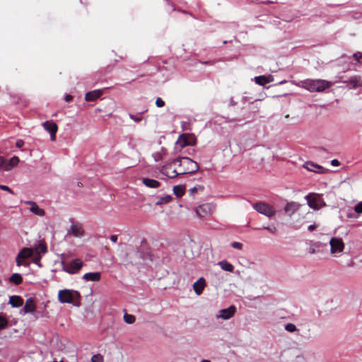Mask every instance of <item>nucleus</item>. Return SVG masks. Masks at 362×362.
<instances>
[{
    "label": "nucleus",
    "instance_id": "f257e3e1",
    "mask_svg": "<svg viewBox=\"0 0 362 362\" xmlns=\"http://www.w3.org/2000/svg\"><path fill=\"white\" fill-rule=\"evenodd\" d=\"M199 170L197 162L187 157L175 159L170 163L164 165L160 172L163 175L174 178L179 175L192 174Z\"/></svg>",
    "mask_w": 362,
    "mask_h": 362
},
{
    "label": "nucleus",
    "instance_id": "f03ea898",
    "mask_svg": "<svg viewBox=\"0 0 362 362\" xmlns=\"http://www.w3.org/2000/svg\"><path fill=\"white\" fill-rule=\"evenodd\" d=\"M332 85V82L323 79H306L301 82L302 88L310 92H322Z\"/></svg>",
    "mask_w": 362,
    "mask_h": 362
},
{
    "label": "nucleus",
    "instance_id": "7ed1b4c3",
    "mask_svg": "<svg viewBox=\"0 0 362 362\" xmlns=\"http://www.w3.org/2000/svg\"><path fill=\"white\" fill-rule=\"evenodd\" d=\"M79 298L80 294L76 291L64 289L58 292V300L61 303L75 304L76 302L78 301Z\"/></svg>",
    "mask_w": 362,
    "mask_h": 362
},
{
    "label": "nucleus",
    "instance_id": "20e7f679",
    "mask_svg": "<svg viewBox=\"0 0 362 362\" xmlns=\"http://www.w3.org/2000/svg\"><path fill=\"white\" fill-rule=\"evenodd\" d=\"M61 265L63 271L69 274H75L79 272L83 266V262L78 258H76L69 262L64 260L61 261Z\"/></svg>",
    "mask_w": 362,
    "mask_h": 362
},
{
    "label": "nucleus",
    "instance_id": "39448f33",
    "mask_svg": "<svg viewBox=\"0 0 362 362\" xmlns=\"http://www.w3.org/2000/svg\"><path fill=\"white\" fill-rule=\"evenodd\" d=\"M252 206L258 213L268 218H272L276 214V209L272 205L266 202H257L253 204Z\"/></svg>",
    "mask_w": 362,
    "mask_h": 362
},
{
    "label": "nucleus",
    "instance_id": "423d86ee",
    "mask_svg": "<svg viewBox=\"0 0 362 362\" xmlns=\"http://www.w3.org/2000/svg\"><path fill=\"white\" fill-rule=\"evenodd\" d=\"M330 252L334 257L341 255L345 248V244L341 238L333 237L329 240Z\"/></svg>",
    "mask_w": 362,
    "mask_h": 362
},
{
    "label": "nucleus",
    "instance_id": "0eeeda50",
    "mask_svg": "<svg viewBox=\"0 0 362 362\" xmlns=\"http://www.w3.org/2000/svg\"><path fill=\"white\" fill-rule=\"evenodd\" d=\"M305 199L308 206L315 210H319L326 206L321 196L317 194H309L305 197Z\"/></svg>",
    "mask_w": 362,
    "mask_h": 362
},
{
    "label": "nucleus",
    "instance_id": "6e6552de",
    "mask_svg": "<svg viewBox=\"0 0 362 362\" xmlns=\"http://www.w3.org/2000/svg\"><path fill=\"white\" fill-rule=\"evenodd\" d=\"M33 249L29 247H23L18 254L16 262L17 266L27 264L25 260L33 256Z\"/></svg>",
    "mask_w": 362,
    "mask_h": 362
},
{
    "label": "nucleus",
    "instance_id": "1a4fd4ad",
    "mask_svg": "<svg viewBox=\"0 0 362 362\" xmlns=\"http://www.w3.org/2000/svg\"><path fill=\"white\" fill-rule=\"evenodd\" d=\"M196 143V139L193 134H182L180 135L176 142L177 145L180 148H184L187 146H193Z\"/></svg>",
    "mask_w": 362,
    "mask_h": 362
},
{
    "label": "nucleus",
    "instance_id": "9d476101",
    "mask_svg": "<svg viewBox=\"0 0 362 362\" xmlns=\"http://www.w3.org/2000/svg\"><path fill=\"white\" fill-rule=\"evenodd\" d=\"M215 207L211 204H203L196 208V214L199 218H205L212 214Z\"/></svg>",
    "mask_w": 362,
    "mask_h": 362
},
{
    "label": "nucleus",
    "instance_id": "9b49d317",
    "mask_svg": "<svg viewBox=\"0 0 362 362\" xmlns=\"http://www.w3.org/2000/svg\"><path fill=\"white\" fill-rule=\"evenodd\" d=\"M42 127L45 131L49 133L51 141H54L56 140V133L58 130L57 124L52 120H48L42 124Z\"/></svg>",
    "mask_w": 362,
    "mask_h": 362
},
{
    "label": "nucleus",
    "instance_id": "f8f14e48",
    "mask_svg": "<svg viewBox=\"0 0 362 362\" xmlns=\"http://www.w3.org/2000/svg\"><path fill=\"white\" fill-rule=\"evenodd\" d=\"M300 206L301 204L298 202H288L286 204L284 211L288 216H291L297 212L300 209Z\"/></svg>",
    "mask_w": 362,
    "mask_h": 362
},
{
    "label": "nucleus",
    "instance_id": "ddd939ff",
    "mask_svg": "<svg viewBox=\"0 0 362 362\" xmlns=\"http://www.w3.org/2000/svg\"><path fill=\"white\" fill-rule=\"evenodd\" d=\"M36 310V305L33 298H29L26 300L21 313H33Z\"/></svg>",
    "mask_w": 362,
    "mask_h": 362
},
{
    "label": "nucleus",
    "instance_id": "4468645a",
    "mask_svg": "<svg viewBox=\"0 0 362 362\" xmlns=\"http://www.w3.org/2000/svg\"><path fill=\"white\" fill-rule=\"evenodd\" d=\"M344 83H346L349 88H356L362 86V78L361 76L355 75Z\"/></svg>",
    "mask_w": 362,
    "mask_h": 362
},
{
    "label": "nucleus",
    "instance_id": "2eb2a0df",
    "mask_svg": "<svg viewBox=\"0 0 362 362\" xmlns=\"http://www.w3.org/2000/svg\"><path fill=\"white\" fill-rule=\"evenodd\" d=\"M68 233H71L74 236L77 238L82 237L83 235L82 225L78 223H73Z\"/></svg>",
    "mask_w": 362,
    "mask_h": 362
},
{
    "label": "nucleus",
    "instance_id": "dca6fc26",
    "mask_svg": "<svg viewBox=\"0 0 362 362\" xmlns=\"http://www.w3.org/2000/svg\"><path fill=\"white\" fill-rule=\"evenodd\" d=\"M236 308L235 306L231 305L226 309H222L219 311L217 317L228 320L235 313Z\"/></svg>",
    "mask_w": 362,
    "mask_h": 362
},
{
    "label": "nucleus",
    "instance_id": "f3484780",
    "mask_svg": "<svg viewBox=\"0 0 362 362\" xmlns=\"http://www.w3.org/2000/svg\"><path fill=\"white\" fill-rule=\"evenodd\" d=\"M303 167L309 171L318 173H324L326 171V170L321 165H319L310 161L305 162L303 165Z\"/></svg>",
    "mask_w": 362,
    "mask_h": 362
},
{
    "label": "nucleus",
    "instance_id": "a211bd4d",
    "mask_svg": "<svg viewBox=\"0 0 362 362\" xmlns=\"http://www.w3.org/2000/svg\"><path fill=\"white\" fill-rule=\"evenodd\" d=\"M25 204L30 206V211L36 216H43L45 215L44 209L39 207V206L33 201H26Z\"/></svg>",
    "mask_w": 362,
    "mask_h": 362
},
{
    "label": "nucleus",
    "instance_id": "6ab92c4d",
    "mask_svg": "<svg viewBox=\"0 0 362 362\" xmlns=\"http://www.w3.org/2000/svg\"><path fill=\"white\" fill-rule=\"evenodd\" d=\"M206 286V281L203 277L199 278L193 284V288L197 295H200Z\"/></svg>",
    "mask_w": 362,
    "mask_h": 362
},
{
    "label": "nucleus",
    "instance_id": "aec40b11",
    "mask_svg": "<svg viewBox=\"0 0 362 362\" xmlns=\"http://www.w3.org/2000/svg\"><path fill=\"white\" fill-rule=\"evenodd\" d=\"M101 274L100 272H89L83 274L82 279L86 281L97 282L100 280Z\"/></svg>",
    "mask_w": 362,
    "mask_h": 362
},
{
    "label": "nucleus",
    "instance_id": "412c9836",
    "mask_svg": "<svg viewBox=\"0 0 362 362\" xmlns=\"http://www.w3.org/2000/svg\"><path fill=\"white\" fill-rule=\"evenodd\" d=\"M102 95L100 90H94L87 93L85 95V100L86 101H94L97 98H100Z\"/></svg>",
    "mask_w": 362,
    "mask_h": 362
},
{
    "label": "nucleus",
    "instance_id": "4be33fe9",
    "mask_svg": "<svg viewBox=\"0 0 362 362\" xmlns=\"http://www.w3.org/2000/svg\"><path fill=\"white\" fill-rule=\"evenodd\" d=\"M273 79H274L273 76L271 75H269L268 76H256L255 78V81L258 85L264 86L267 83H269L273 81Z\"/></svg>",
    "mask_w": 362,
    "mask_h": 362
},
{
    "label": "nucleus",
    "instance_id": "5701e85b",
    "mask_svg": "<svg viewBox=\"0 0 362 362\" xmlns=\"http://www.w3.org/2000/svg\"><path fill=\"white\" fill-rule=\"evenodd\" d=\"M23 300L19 296H11L9 298V303L13 308H18L23 305Z\"/></svg>",
    "mask_w": 362,
    "mask_h": 362
},
{
    "label": "nucleus",
    "instance_id": "b1692460",
    "mask_svg": "<svg viewBox=\"0 0 362 362\" xmlns=\"http://www.w3.org/2000/svg\"><path fill=\"white\" fill-rule=\"evenodd\" d=\"M142 182L144 185H145V186L150 188H157L160 185L158 181L150 178H143Z\"/></svg>",
    "mask_w": 362,
    "mask_h": 362
},
{
    "label": "nucleus",
    "instance_id": "393cba45",
    "mask_svg": "<svg viewBox=\"0 0 362 362\" xmlns=\"http://www.w3.org/2000/svg\"><path fill=\"white\" fill-rule=\"evenodd\" d=\"M19 163V158L17 156H13L5 165L4 170L9 171L12 168L16 166Z\"/></svg>",
    "mask_w": 362,
    "mask_h": 362
},
{
    "label": "nucleus",
    "instance_id": "a878e982",
    "mask_svg": "<svg viewBox=\"0 0 362 362\" xmlns=\"http://www.w3.org/2000/svg\"><path fill=\"white\" fill-rule=\"evenodd\" d=\"M218 264L220 265L221 268L224 271L232 272L234 269V267L233 266V264H231L230 263L226 260L219 262Z\"/></svg>",
    "mask_w": 362,
    "mask_h": 362
},
{
    "label": "nucleus",
    "instance_id": "bb28decb",
    "mask_svg": "<svg viewBox=\"0 0 362 362\" xmlns=\"http://www.w3.org/2000/svg\"><path fill=\"white\" fill-rule=\"evenodd\" d=\"M171 195L166 194L163 197H158V201L156 202V205H162L169 203L172 200Z\"/></svg>",
    "mask_w": 362,
    "mask_h": 362
},
{
    "label": "nucleus",
    "instance_id": "cd10ccee",
    "mask_svg": "<svg viewBox=\"0 0 362 362\" xmlns=\"http://www.w3.org/2000/svg\"><path fill=\"white\" fill-rule=\"evenodd\" d=\"M173 192L177 197H181L185 194V187L182 185H177L173 187Z\"/></svg>",
    "mask_w": 362,
    "mask_h": 362
},
{
    "label": "nucleus",
    "instance_id": "c85d7f7f",
    "mask_svg": "<svg viewBox=\"0 0 362 362\" xmlns=\"http://www.w3.org/2000/svg\"><path fill=\"white\" fill-rule=\"evenodd\" d=\"M22 276L18 273L13 274L10 277V281L16 285L20 284L22 282Z\"/></svg>",
    "mask_w": 362,
    "mask_h": 362
},
{
    "label": "nucleus",
    "instance_id": "c756f323",
    "mask_svg": "<svg viewBox=\"0 0 362 362\" xmlns=\"http://www.w3.org/2000/svg\"><path fill=\"white\" fill-rule=\"evenodd\" d=\"M33 250L35 251L38 254H40V253L45 254L47 252V248L44 244L39 243L35 246Z\"/></svg>",
    "mask_w": 362,
    "mask_h": 362
},
{
    "label": "nucleus",
    "instance_id": "7c9ffc66",
    "mask_svg": "<svg viewBox=\"0 0 362 362\" xmlns=\"http://www.w3.org/2000/svg\"><path fill=\"white\" fill-rule=\"evenodd\" d=\"M135 317L133 315H130V314H128V313H125L124 315V320L125 321V322H127V324H132L135 322Z\"/></svg>",
    "mask_w": 362,
    "mask_h": 362
},
{
    "label": "nucleus",
    "instance_id": "2f4dec72",
    "mask_svg": "<svg viewBox=\"0 0 362 362\" xmlns=\"http://www.w3.org/2000/svg\"><path fill=\"white\" fill-rule=\"evenodd\" d=\"M8 325V320L5 315L0 314V329H4Z\"/></svg>",
    "mask_w": 362,
    "mask_h": 362
},
{
    "label": "nucleus",
    "instance_id": "473e14b6",
    "mask_svg": "<svg viewBox=\"0 0 362 362\" xmlns=\"http://www.w3.org/2000/svg\"><path fill=\"white\" fill-rule=\"evenodd\" d=\"M354 212L359 216L361 214H362V202H358L354 207Z\"/></svg>",
    "mask_w": 362,
    "mask_h": 362
},
{
    "label": "nucleus",
    "instance_id": "72a5a7b5",
    "mask_svg": "<svg viewBox=\"0 0 362 362\" xmlns=\"http://www.w3.org/2000/svg\"><path fill=\"white\" fill-rule=\"evenodd\" d=\"M152 156L153 157V159L156 162L160 161L163 159V156L161 152H156L154 153Z\"/></svg>",
    "mask_w": 362,
    "mask_h": 362
},
{
    "label": "nucleus",
    "instance_id": "f704fd0d",
    "mask_svg": "<svg viewBox=\"0 0 362 362\" xmlns=\"http://www.w3.org/2000/svg\"><path fill=\"white\" fill-rule=\"evenodd\" d=\"M92 362H103V358L100 354H95L91 358Z\"/></svg>",
    "mask_w": 362,
    "mask_h": 362
},
{
    "label": "nucleus",
    "instance_id": "c9c22d12",
    "mask_svg": "<svg viewBox=\"0 0 362 362\" xmlns=\"http://www.w3.org/2000/svg\"><path fill=\"white\" fill-rule=\"evenodd\" d=\"M285 329L289 332H293L296 330V327L295 325L289 323L286 325Z\"/></svg>",
    "mask_w": 362,
    "mask_h": 362
},
{
    "label": "nucleus",
    "instance_id": "e433bc0d",
    "mask_svg": "<svg viewBox=\"0 0 362 362\" xmlns=\"http://www.w3.org/2000/svg\"><path fill=\"white\" fill-rule=\"evenodd\" d=\"M156 105H157V107H161L164 106L165 103L160 98H157L156 100Z\"/></svg>",
    "mask_w": 362,
    "mask_h": 362
},
{
    "label": "nucleus",
    "instance_id": "4c0bfd02",
    "mask_svg": "<svg viewBox=\"0 0 362 362\" xmlns=\"http://www.w3.org/2000/svg\"><path fill=\"white\" fill-rule=\"evenodd\" d=\"M353 57L356 61L360 62V59H362V53L359 52H356L354 54Z\"/></svg>",
    "mask_w": 362,
    "mask_h": 362
},
{
    "label": "nucleus",
    "instance_id": "58836bf2",
    "mask_svg": "<svg viewBox=\"0 0 362 362\" xmlns=\"http://www.w3.org/2000/svg\"><path fill=\"white\" fill-rule=\"evenodd\" d=\"M232 247L235 249L241 250L243 248V244L239 242H233Z\"/></svg>",
    "mask_w": 362,
    "mask_h": 362
},
{
    "label": "nucleus",
    "instance_id": "ea45409f",
    "mask_svg": "<svg viewBox=\"0 0 362 362\" xmlns=\"http://www.w3.org/2000/svg\"><path fill=\"white\" fill-rule=\"evenodd\" d=\"M346 216L349 218H358V216L355 212L354 213L349 212L347 214Z\"/></svg>",
    "mask_w": 362,
    "mask_h": 362
},
{
    "label": "nucleus",
    "instance_id": "a19ab883",
    "mask_svg": "<svg viewBox=\"0 0 362 362\" xmlns=\"http://www.w3.org/2000/svg\"><path fill=\"white\" fill-rule=\"evenodd\" d=\"M7 162L4 159V158L0 157V168L4 170L5 165Z\"/></svg>",
    "mask_w": 362,
    "mask_h": 362
},
{
    "label": "nucleus",
    "instance_id": "79ce46f5",
    "mask_svg": "<svg viewBox=\"0 0 362 362\" xmlns=\"http://www.w3.org/2000/svg\"><path fill=\"white\" fill-rule=\"evenodd\" d=\"M0 189L7 191L10 192L11 194H13V191L6 185H0Z\"/></svg>",
    "mask_w": 362,
    "mask_h": 362
},
{
    "label": "nucleus",
    "instance_id": "37998d69",
    "mask_svg": "<svg viewBox=\"0 0 362 362\" xmlns=\"http://www.w3.org/2000/svg\"><path fill=\"white\" fill-rule=\"evenodd\" d=\"M266 230H267L268 231H269L270 233H275L276 231V228L275 226H272V227H265L264 228Z\"/></svg>",
    "mask_w": 362,
    "mask_h": 362
},
{
    "label": "nucleus",
    "instance_id": "c03bdc74",
    "mask_svg": "<svg viewBox=\"0 0 362 362\" xmlns=\"http://www.w3.org/2000/svg\"><path fill=\"white\" fill-rule=\"evenodd\" d=\"M24 145V141L21 139L17 140L16 146L18 148L22 147Z\"/></svg>",
    "mask_w": 362,
    "mask_h": 362
},
{
    "label": "nucleus",
    "instance_id": "a18cd8bd",
    "mask_svg": "<svg viewBox=\"0 0 362 362\" xmlns=\"http://www.w3.org/2000/svg\"><path fill=\"white\" fill-rule=\"evenodd\" d=\"M331 165L333 166H338L339 165V162L337 159H334L331 161Z\"/></svg>",
    "mask_w": 362,
    "mask_h": 362
},
{
    "label": "nucleus",
    "instance_id": "49530a36",
    "mask_svg": "<svg viewBox=\"0 0 362 362\" xmlns=\"http://www.w3.org/2000/svg\"><path fill=\"white\" fill-rule=\"evenodd\" d=\"M317 228V225L315 224H313V225H310L308 228V230L310 231H313L314 230L315 228Z\"/></svg>",
    "mask_w": 362,
    "mask_h": 362
},
{
    "label": "nucleus",
    "instance_id": "de8ad7c7",
    "mask_svg": "<svg viewBox=\"0 0 362 362\" xmlns=\"http://www.w3.org/2000/svg\"><path fill=\"white\" fill-rule=\"evenodd\" d=\"M72 99H73V97L71 95H66V96H65L66 102H70L71 100H72Z\"/></svg>",
    "mask_w": 362,
    "mask_h": 362
},
{
    "label": "nucleus",
    "instance_id": "09e8293b",
    "mask_svg": "<svg viewBox=\"0 0 362 362\" xmlns=\"http://www.w3.org/2000/svg\"><path fill=\"white\" fill-rule=\"evenodd\" d=\"M176 165H172L170 168H169V170L170 171H173L174 168H175Z\"/></svg>",
    "mask_w": 362,
    "mask_h": 362
},
{
    "label": "nucleus",
    "instance_id": "8fccbe9b",
    "mask_svg": "<svg viewBox=\"0 0 362 362\" xmlns=\"http://www.w3.org/2000/svg\"><path fill=\"white\" fill-rule=\"evenodd\" d=\"M132 118L134 119L136 122L140 121L139 118H134V117H132Z\"/></svg>",
    "mask_w": 362,
    "mask_h": 362
},
{
    "label": "nucleus",
    "instance_id": "3c124183",
    "mask_svg": "<svg viewBox=\"0 0 362 362\" xmlns=\"http://www.w3.org/2000/svg\"><path fill=\"white\" fill-rule=\"evenodd\" d=\"M201 362H211V361H209V360L204 359V360H202Z\"/></svg>",
    "mask_w": 362,
    "mask_h": 362
},
{
    "label": "nucleus",
    "instance_id": "603ef678",
    "mask_svg": "<svg viewBox=\"0 0 362 362\" xmlns=\"http://www.w3.org/2000/svg\"><path fill=\"white\" fill-rule=\"evenodd\" d=\"M276 1H268V3H271V4H274V3H276Z\"/></svg>",
    "mask_w": 362,
    "mask_h": 362
},
{
    "label": "nucleus",
    "instance_id": "864d4df0",
    "mask_svg": "<svg viewBox=\"0 0 362 362\" xmlns=\"http://www.w3.org/2000/svg\"><path fill=\"white\" fill-rule=\"evenodd\" d=\"M110 239L113 241V235L110 236Z\"/></svg>",
    "mask_w": 362,
    "mask_h": 362
},
{
    "label": "nucleus",
    "instance_id": "5fc2aeb1",
    "mask_svg": "<svg viewBox=\"0 0 362 362\" xmlns=\"http://www.w3.org/2000/svg\"><path fill=\"white\" fill-rule=\"evenodd\" d=\"M114 241H115V243H116V242H117V237H116V236H115Z\"/></svg>",
    "mask_w": 362,
    "mask_h": 362
}]
</instances>
